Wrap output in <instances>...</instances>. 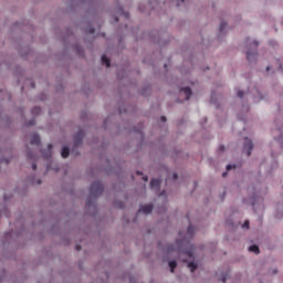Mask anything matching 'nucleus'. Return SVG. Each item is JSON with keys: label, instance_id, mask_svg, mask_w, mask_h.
<instances>
[{"label": "nucleus", "instance_id": "obj_1", "mask_svg": "<svg viewBox=\"0 0 283 283\" xmlns=\"http://www.w3.org/2000/svg\"><path fill=\"white\" fill-rule=\"evenodd\" d=\"M103 191H104L103 184H101L99 181L93 182L90 188L91 197H88V199L86 200V207H92V196L96 198L97 196H101Z\"/></svg>", "mask_w": 283, "mask_h": 283}, {"label": "nucleus", "instance_id": "obj_2", "mask_svg": "<svg viewBox=\"0 0 283 283\" xmlns=\"http://www.w3.org/2000/svg\"><path fill=\"white\" fill-rule=\"evenodd\" d=\"M243 151H247V156H251V151H253V142L251 139L245 138Z\"/></svg>", "mask_w": 283, "mask_h": 283}, {"label": "nucleus", "instance_id": "obj_3", "mask_svg": "<svg viewBox=\"0 0 283 283\" xmlns=\"http://www.w3.org/2000/svg\"><path fill=\"white\" fill-rule=\"evenodd\" d=\"M151 211H154V205L149 203V205H145V206H142L139 208V213H151Z\"/></svg>", "mask_w": 283, "mask_h": 283}, {"label": "nucleus", "instance_id": "obj_4", "mask_svg": "<svg viewBox=\"0 0 283 283\" xmlns=\"http://www.w3.org/2000/svg\"><path fill=\"white\" fill-rule=\"evenodd\" d=\"M75 147H78L81 143H83V132H80L77 135L74 136Z\"/></svg>", "mask_w": 283, "mask_h": 283}, {"label": "nucleus", "instance_id": "obj_5", "mask_svg": "<svg viewBox=\"0 0 283 283\" xmlns=\"http://www.w3.org/2000/svg\"><path fill=\"white\" fill-rule=\"evenodd\" d=\"M31 145H41V137L38 134L31 136Z\"/></svg>", "mask_w": 283, "mask_h": 283}, {"label": "nucleus", "instance_id": "obj_6", "mask_svg": "<svg viewBox=\"0 0 283 283\" xmlns=\"http://www.w3.org/2000/svg\"><path fill=\"white\" fill-rule=\"evenodd\" d=\"M150 189H160V179H151Z\"/></svg>", "mask_w": 283, "mask_h": 283}, {"label": "nucleus", "instance_id": "obj_7", "mask_svg": "<svg viewBox=\"0 0 283 283\" xmlns=\"http://www.w3.org/2000/svg\"><path fill=\"white\" fill-rule=\"evenodd\" d=\"M181 92L186 95V101H189L191 98L192 92L190 87H184L181 88Z\"/></svg>", "mask_w": 283, "mask_h": 283}, {"label": "nucleus", "instance_id": "obj_8", "mask_svg": "<svg viewBox=\"0 0 283 283\" xmlns=\"http://www.w3.org/2000/svg\"><path fill=\"white\" fill-rule=\"evenodd\" d=\"M256 57H258V52H251V51L247 52L248 61H255Z\"/></svg>", "mask_w": 283, "mask_h": 283}, {"label": "nucleus", "instance_id": "obj_9", "mask_svg": "<svg viewBox=\"0 0 283 283\" xmlns=\"http://www.w3.org/2000/svg\"><path fill=\"white\" fill-rule=\"evenodd\" d=\"M61 156H62V158H67V156H70V148L67 146H64L62 148Z\"/></svg>", "mask_w": 283, "mask_h": 283}, {"label": "nucleus", "instance_id": "obj_10", "mask_svg": "<svg viewBox=\"0 0 283 283\" xmlns=\"http://www.w3.org/2000/svg\"><path fill=\"white\" fill-rule=\"evenodd\" d=\"M193 233H196V228H193V226L190 224L187 230V235L189 238H193Z\"/></svg>", "mask_w": 283, "mask_h": 283}, {"label": "nucleus", "instance_id": "obj_11", "mask_svg": "<svg viewBox=\"0 0 283 283\" xmlns=\"http://www.w3.org/2000/svg\"><path fill=\"white\" fill-rule=\"evenodd\" d=\"M249 251H250L251 253H255V255H259V253H260V248H259L258 245H251V247L249 248Z\"/></svg>", "mask_w": 283, "mask_h": 283}, {"label": "nucleus", "instance_id": "obj_12", "mask_svg": "<svg viewBox=\"0 0 283 283\" xmlns=\"http://www.w3.org/2000/svg\"><path fill=\"white\" fill-rule=\"evenodd\" d=\"M53 145L52 144H49L48 145V153L44 155V158H51L52 157V149H53Z\"/></svg>", "mask_w": 283, "mask_h": 283}, {"label": "nucleus", "instance_id": "obj_13", "mask_svg": "<svg viewBox=\"0 0 283 283\" xmlns=\"http://www.w3.org/2000/svg\"><path fill=\"white\" fill-rule=\"evenodd\" d=\"M102 63L103 65H106V67H109L111 63L106 55H102Z\"/></svg>", "mask_w": 283, "mask_h": 283}, {"label": "nucleus", "instance_id": "obj_14", "mask_svg": "<svg viewBox=\"0 0 283 283\" xmlns=\"http://www.w3.org/2000/svg\"><path fill=\"white\" fill-rule=\"evenodd\" d=\"M188 269H190L191 273H193L196 271V269H198V265L193 262H189Z\"/></svg>", "mask_w": 283, "mask_h": 283}, {"label": "nucleus", "instance_id": "obj_15", "mask_svg": "<svg viewBox=\"0 0 283 283\" xmlns=\"http://www.w3.org/2000/svg\"><path fill=\"white\" fill-rule=\"evenodd\" d=\"M170 272L174 273L175 269L178 266V263L176 261H170L169 263Z\"/></svg>", "mask_w": 283, "mask_h": 283}, {"label": "nucleus", "instance_id": "obj_16", "mask_svg": "<svg viewBox=\"0 0 283 283\" xmlns=\"http://www.w3.org/2000/svg\"><path fill=\"white\" fill-rule=\"evenodd\" d=\"M32 114H34L35 116H39V114H41V107L39 106H35L32 108Z\"/></svg>", "mask_w": 283, "mask_h": 283}, {"label": "nucleus", "instance_id": "obj_17", "mask_svg": "<svg viewBox=\"0 0 283 283\" xmlns=\"http://www.w3.org/2000/svg\"><path fill=\"white\" fill-rule=\"evenodd\" d=\"M27 158H28L29 160H33L34 154H33L32 151H29V153L27 154Z\"/></svg>", "mask_w": 283, "mask_h": 283}, {"label": "nucleus", "instance_id": "obj_18", "mask_svg": "<svg viewBox=\"0 0 283 283\" xmlns=\"http://www.w3.org/2000/svg\"><path fill=\"white\" fill-rule=\"evenodd\" d=\"M224 28H227V24L224 22H221V24L219 27L220 32H223Z\"/></svg>", "mask_w": 283, "mask_h": 283}, {"label": "nucleus", "instance_id": "obj_19", "mask_svg": "<svg viewBox=\"0 0 283 283\" xmlns=\"http://www.w3.org/2000/svg\"><path fill=\"white\" fill-rule=\"evenodd\" d=\"M242 229H249V220H245L243 226H242Z\"/></svg>", "mask_w": 283, "mask_h": 283}, {"label": "nucleus", "instance_id": "obj_20", "mask_svg": "<svg viewBox=\"0 0 283 283\" xmlns=\"http://www.w3.org/2000/svg\"><path fill=\"white\" fill-rule=\"evenodd\" d=\"M186 255H188V258H193V252L191 250L186 251Z\"/></svg>", "mask_w": 283, "mask_h": 283}, {"label": "nucleus", "instance_id": "obj_21", "mask_svg": "<svg viewBox=\"0 0 283 283\" xmlns=\"http://www.w3.org/2000/svg\"><path fill=\"white\" fill-rule=\"evenodd\" d=\"M120 14H123V17H125V19H129V13H127L125 11H120Z\"/></svg>", "mask_w": 283, "mask_h": 283}, {"label": "nucleus", "instance_id": "obj_22", "mask_svg": "<svg viewBox=\"0 0 283 283\" xmlns=\"http://www.w3.org/2000/svg\"><path fill=\"white\" fill-rule=\"evenodd\" d=\"M237 96H238L239 98H242V96H244V92L239 91V92L237 93Z\"/></svg>", "mask_w": 283, "mask_h": 283}, {"label": "nucleus", "instance_id": "obj_23", "mask_svg": "<svg viewBox=\"0 0 283 283\" xmlns=\"http://www.w3.org/2000/svg\"><path fill=\"white\" fill-rule=\"evenodd\" d=\"M231 169H235V166H233V165H228V166H227V171H231Z\"/></svg>", "mask_w": 283, "mask_h": 283}, {"label": "nucleus", "instance_id": "obj_24", "mask_svg": "<svg viewBox=\"0 0 283 283\" xmlns=\"http://www.w3.org/2000/svg\"><path fill=\"white\" fill-rule=\"evenodd\" d=\"M222 283H227V274L221 277Z\"/></svg>", "mask_w": 283, "mask_h": 283}, {"label": "nucleus", "instance_id": "obj_25", "mask_svg": "<svg viewBox=\"0 0 283 283\" xmlns=\"http://www.w3.org/2000/svg\"><path fill=\"white\" fill-rule=\"evenodd\" d=\"M31 125H36V120L32 119L31 122H29V126Z\"/></svg>", "mask_w": 283, "mask_h": 283}, {"label": "nucleus", "instance_id": "obj_26", "mask_svg": "<svg viewBox=\"0 0 283 283\" xmlns=\"http://www.w3.org/2000/svg\"><path fill=\"white\" fill-rule=\"evenodd\" d=\"M172 178L174 180H178V174L174 172Z\"/></svg>", "mask_w": 283, "mask_h": 283}, {"label": "nucleus", "instance_id": "obj_27", "mask_svg": "<svg viewBox=\"0 0 283 283\" xmlns=\"http://www.w3.org/2000/svg\"><path fill=\"white\" fill-rule=\"evenodd\" d=\"M161 123H167V117L161 116Z\"/></svg>", "mask_w": 283, "mask_h": 283}, {"label": "nucleus", "instance_id": "obj_28", "mask_svg": "<svg viewBox=\"0 0 283 283\" xmlns=\"http://www.w3.org/2000/svg\"><path fill=\"white\" fill-rule=\"evenodd\" d=\"M219 151H224V145L219 146Z\"/></svg>", "mask_w": 283, "mask_h": 283}, {"label": "nucleus", "instance_id": "obj_29", "mask_svg": "<svg viewBox=\"0 0 283 283\" xmlns=\"http://www.w3.org/2000/svg\"><path fill=\"white\" fill-rule=\"evenodd\" d=\"M32 169H33V171H36V164L35 163L32 164Z\"/></svg>", "mask_w": 283, "mask_h": 283}, {"label": "nucleus", "instance_id": "obj_30", "mask_svg": "<svg viewBox=\"0 0 283 283\" xmlns=\"http://www.w3.org/2000/svg\"><path fill=\"white\" fill-rule=\"evenodd\" d=\"M143 180H144V182H147V180H149V177L144 176V177H143Z\"/></svg>", "mask_w": 283, "mask_h": 283}, {"label": "nucleus", "instance_id": "obj_31", "mask_svg": "<svg viewBox=\"0 0 283 283\" xmlns=\"http://www.w3.org/2000/svg\"><path fill=\"white\" fill-rule=\"evenodd\" d=\"M90 34H94V28L90 29Z\"/></svg>", "mask_w": 283, "mask_h": 283}, {"label": "nucleus", "instance_id": "obj_32", "mask_svg": "<svg viewBox=\"0 0 283 283\" xmlns=\"http://www.w3.org/2000/svg\"><path fill=\"white\" fill-rule=\"evenodd\" d=\"M75 249H76V251H81V245L77 244V245L75 247Z\"/></svg>", "mask_w": 283, "mask_h": 283}, {"label": "nucleus", "instance_id": "obj_33", "mask_svg": "<svg viewBox=\"0 0 283 283\" xmlns=\"http://www.w3.org/2000/svg\"><path fill=\"white\" fill-rule=\"evenodd\" d=\"M254 48H258V41L253 42Z\"/></svg>", "mask_w": 283, "mask_h": 283}, {"label": "nucleus", "instance_id": "obj_34", "mask_svg": "<svg viewBox=\"0 0 283 283\" xmlns=\"http://www.w3.org/2000/svg\"><path fill=\"white\" fill-rule=\"evenodd\" d=\"M137 176H143V172L142 171H137Z\"/></svg>", "mask_w": 283, "mask_h": 283}, {"label": "nucleus", "instance_id": "obj_35", "mask_svg": "<svg viewBox=\"0 0 283 283\" xmlns=\"http://www.w3.org/2000/svg\"><path fill=\"white\" fill-rule=\"evenodd\" d=\"M222 178H227V172H223V174H222Z\"/></svg>", "mask_w": 283, "mask_h": 283}, {"label": "nucleus", "instance_id": "obj_36", "mask_svg": "<svg viewBox=\"0 0 283 283\" xmlns=\"http://www.w3.org/2000/svg\"><path fill=\"white\" fill-rule=\"evenodd\" d=\"M115 22L118 23V18H115Z\"/></svg>", "mask_w": 283, "mask_h": 283}, {"label": "nucleus", "instance_id": "obj_37", "mask_svg": "<svg viewBox=\"0 0 283 283\" xmlns=\"http://www.w3.org/2000/svg\"><path fill=\"white\" fill-rule=\"evenodd\" d=\"M269 70H271V67H270V66H268V67H266V71H268V72H269Z\"/></svg>", "mask_w": 283, "mask_h": 283}, {"label": "nucleus", "instance_id": "obj_38", "mask_svg": "<svg viewBox=\"0 0 283 283\" xmlns=\"http://www.w3.org/2000/svg\"><path fill=\"white\" fill-rule=\"evenodd\" d=\"M180 3H185V0H180Z\"/></svg>", "mask_w": 283, "mask_h": 283}, {"label": "nucleus", "instance_id": "obj_39", "mask_svg": "<svg viewBox=\"0 0 283 283\" xmlns=\"http://www.w3.org/2000/svg\"><path fill=\"white\" fill-rule=\"evenodd\" d=\"M38 185H41V180H38Z\"/></svg>", "mask_w": 283, "mask_h": 283}, {"label": "nucleus", "instance_id": "obj_40", "mask_svg": "<svg viewBox=\"0 0 283 283\" xmlns=\"http://www.w3.org/2000/svg\"><path fill=\"white\" fill-rule=\"evenodd\" d=\"M160 196H165V191H163Z\"/></svg>", "mask_w": 283, "mask_h": 283}, {"label": "nucleus", "instance_id": "obj_41", "mask_svg": "<svg viewBox=\"0 0 283 283\" xmlns=\"http://www.w3.org/2000/svg\"><path fill=\"white\" fill-rule=\"evenodd\" d=\"M177 6H180V2H178Z\"/></svg>", "mask_w": 283, "mask_h": 283}, {"label": "nucleus", "instance_id": "obj_42", "mask_svg": "<svg viewBox=\"0 0 283 283\" xmlns=\"http://www.w3.org/2000/svg\"><path fill=\"white\" fill-rule=\"evenodd\" d=\"M31 85H32V87H34V84H33V83H32Z\"/></svg>", "mask_w": 283, "mask_h": 283}]
</instances>
